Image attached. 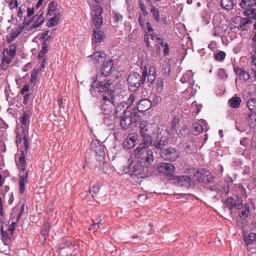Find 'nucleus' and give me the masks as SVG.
Segmentation results:
<instances>
[{"label":"nucleus","mask_w":256,"mask_h":256,"mask_svg":"<svg viewBox=\"0 0 256 256\" xmlns=\"http://www.w3.org/2000/svg\"><path fill=\"white\" fill-rule=\"evenodd\" d=\"M148 170L149 168L143 166L138 162L134 163L131 162L128 166L124 168L123 171L125 174H128L132 178L136 179L134 183H136V184H140L142 179L152 175Z\"/></svg>","instance_id":"f257e3e1"},{"label":"nucleus","mask_w":256,"mask_h":256,"mask_svg":"<svg viewBox=\"0 0 256 256\" xmlns=\"http://www.w3.org/2000/svg\"><path fill=\"white\" fill-rule=\"evenodd\" d=\"M134 155L137 162L148 168L154 161L153 152L150 149L136 148L134 150Z\"/></svg>","instance_id":"f03ea898"},{"label":"nucleus","mask_w":256,"mask_h":256,"mask_svg":"<svg viewBox=\"0 0 256 256\" xmlns=\"http://www.w3.org/2000/svg\"><path fill=\"white\" fill-rule=\"evenodd\" d=\"M159 128L157 131L156 136L154 137L152 146L157 150L162 149V148L170 143V133L166 128Z\"/></svg>","instance_id":"7ed1b4c3"},{"label":"nucleus","mask_w":256,"mask_h":256,"mask_svg":"<svg viewBox=\"0 0 256 256\" xmlns=\"http://www.w3.org/2000/svg\"><path fill=\"white\" fill-rule=\"evenodd\" d=\"M112 82L108 78H104L101 81L98 82L96 86H95V90L97 89L98 93L102 97L104 96H114L115 90L111 86Z\"/></svg>","instance_id":"20e7f679"},{"label":"nucleus","mask_w":256,"mask_h":256,"mask_svg":"<svg viewBox=\"0 0 256 256\" xmlns=\"http://www.w3.org/2000/svg\"><path fill=\"white\" fill-rule=\"evenodd\" d=\"M242 203L243 200L242 197L236 195L235 198L230 196L226 198L224 202V206L227 208L230 214H232L233 209L237 210L242 209Z\"/></svg>","instance_id":"39448f33"},{"label":"nucleus","mask_w":256,"mask_h":256,"mask_svg":"<svg viewBox=\"0 0 256 256\" xmlns=\"http://www.w3.org/2000/svg\"><path fill=\"white\" fill-rule=\"evenodd\" d=\"M171 180L172 184L176 186H184L185 188H194L196 182L191 177L186 175L178 176L174 175Z\"/></svg>","instance_id":"423d86ee"},{"label":"nucleus","mask_w":256,"mask_h":256,"mask_svg":"<svg viewBox=\"0 0 256 256\" xmlns=\"http://www.w3.org/2000/svg\"><path fill=\"white\" fill-rule=\"evenodd\" d=\"M154 167V169L159 174L169 177L170 180H171L174 175L173 172L175 170V166L171 163L162 162L157 164Z\"/></svg>","instance_id":"0eeeda50"},{"label":"nucleus","mask_w":256,"mask_h":256,"mask_svg":"<svg viewBox=\"0 0 256 256\" xmlns=\"http://www.w3.org/2000/svg\"><path fill=\"white\" fill-rule=\"evenodd\" d=\"M115 96H104L100 101V109L102 113L104 115H108L112 113V110L114 109L113 107L115 106L114 102Z\"/></svg>","instance_id":"6e6552de"},{"label":"nucleus","mask_w":256,"mask_h":256,"mask_svg":"<svg viewBox=\"0 0 256 256\" xmlns=\"http://www.w3.org/2000/svg\"><path fill=\"white\" fill-rule=\"evenodd\" d=\"M160 150V156L164 160L173 162L180 156V152L175 148L167 147L166 148H163Z\"/></svg>","instance_id":"1a4fd4ad"},{"label":"nucleus","mask_w":256,"mask_h":256,"mask_svg":"<svg viewBox=\"0 0 256 256\" xmlns=\"http://www.w3.org/2000/svg\"><path fill=\"white\" fill-rule=\"evenodd\" d=\"M114 65V60L112 58L108 59L107 61L104 62L100 68V75L102 76L104 78H107L108 76H109L116 70Z\"/></svg>","instance_id":"9d476101"},{"label":"nucleus","mask_w":256,"mask_h":256,"mask_svg":"<svg viewBox=\"0 0 256 256\" xmlns=\"http://www.w3.org/2000/svg\"><path fill=\"white\" fill-rule=\"evenodd\" d=\"M140 74L137 72L130 73L127 78L129 90L132 92H136L140 87Z\"/></svg>","instance_id":"9b49d317"},{"label":"nucleus","mask_w":256,"mask_h":256,"mask_svg":"<svg viewBox=\"0 0 256 256\" xmlns=\"http://www.w3.org/2000/svg\"><path fill=\"white\" fill-rule=\"evenodd\" d=\"M120 119V126L122 130H127L131 126L132 122V113L130 110H124L122 116H119Z\"/></svg>","instance_id":"f8f14e48"},{"label":"nucleus","mask_w":256,"mask_h":256,"mask_svg":"<svg viewBox=\"0 0 256 256\" xmlns=\"http://www.w3.org/2000/svg\"><path fill=\"white\" fill-rule=\"evenodd\" d=\"M240 6L244 10L243 14L244 16H248L250 14L254 12L252 6L256 7V0H242Z\"/></svg>","instance_id":"ddd939ff"},{"label":"nucleus","mask_w":256,"mask_h":256,"mask_svg":"<svg viewBox=\"0 0 256 256\" xmlns=\"http://www.w3.org/2000/svg\"><path fill=\"white\" fill-rule=\"evenodd\" d=\"M138 134L134 132L130 134L124 142V147L126 149L134 148L139 142Z\"/></svg>","instance_id":"4468645a"},{"label":"nucleus","mask_w":256,"mask_h":256,"mask_svg":"<svg viewBox=\"0 0 256 256\" xmlns=\"http://www.w3.org/2000/svg\"><path fill=\"white\" fill-rule=\"evenodd\" d=\"M92 150L96 154V156L104 158L105 152L104 146L97 140H93L91 144Z\"/></svg>","instance_id":"2eb2a0df"},{"label":"nucleus","mask_w":256,"mask_h":256,"mask_svg":"<svg viewBox=\"0 0 256 256\" xmlns=\"http://www.w3.org/2000/svg\"><path fill=\"white\" fill-rule=\"evenodd\" d=\"M139 132L140 136H152L154 134V129L152 126L142 122L140 124Z\"/></svg>","instance_id":"dca6fc26"},{"label":"nucleus","mask_w":256,"mask_h":256,"mask_svg":"<svg viewBox=\"0 0 256 256\" xmlns=\"http://www.w3.org/2000/svg\"><path fill=\"white\" fill-rule=\"evenodd\" d=\"M152 106V102L150 100L144 98L140 100L137 104L136 109H138V112L144 114V112L148 110Z\"/></svg>","instance_id":"f3484780"},{"label":"nucleus","mask_w":256,"mask_h":256,"mask_svg":"<svg viewBox=\"0 0 256 256\" xmlns=\"http://www.w3.org/2000/svg\"><path fill=\"white\" fill-rule=\"evenodd\" d=\"M174 130H175L180 138H187L190 133V130L187 126L184 124L178 126Z\"/></svg>","instance_id":"a211bd4d"},{"label":"nucleus","mask_w":256,"mask_h":256,"mask_svg":"<svg viewBox=\"0 0 256 256\" xmlns=\"http://www.w3.org/2000/svg\"><path fill=\"white\" fill-rule=\"evenodd\" d=\"M234 72L238 76L240 80L246 81L250 78V74L243 68L236 66L234 67Z\"/></svg>","instance_id":"6ab92c4d"},{"label":"nucleus","mask_w":256,"mask_h":256,"mask_svg":"<svg viewBox=\"0 0 256 256\" xmlns=\"http://www.w3.org/2000/svg\"><path fill=\"white\" fill-rule=\"evenodd\" d=\"M74 246H66L59 247L56 248V252H58L59 256H70L74 252Z\"/></svg>","instance_id":"aec40b11"},{"label":"nucleus","mask_w":256,"mask_h":256,"mask_svg":"<svg viewBox=\"0 0 256 256\" xmlns=\"http://www.w3.org/2000/svg\"><path fill=\"white\" fill-rule=\"evenodd\" d=\"M142 140L138 148H147L150 146H153L154 138L152 136H141Z\"/></svg>","instance_id":"412c9836"},{"label":"nucleus","mask_w":256,"mask_h":256,"mask_svg":"<svg viewBox=\"0 0 256 256\" xmlns=\"http://www.w3.org/2000/svg\"><path fill=\"white\" fill-rule=\"evenodd\" d=\"M93 36L94 37L93 42L94 44L102 42L106 38V34L104 32L102 31L101 30H94L93 32Z\"/></svg>","instance_id":"4be33fe9"},{"label":"nucleus","mask_w":256,"mask_h":256,"mask_svg":"<svg viewBox=\"0 0 256 256\" xmlns=\"http://www.w3.org/2000/svg\"><path fill=\"white\" fill-rule=\"evenodd\" d=\"M43 14H44L42 12L41 14L38 15V16L36 17V18L34 21V24L28 28V31L30 32L33 29L38 28L43 24L44 21Z\"/></svg>","instance_id":"5701e85b"},{"label":"nucleus","mask_w":256,"mask_h":256,"mask_svg":"<svg viewBox=\"0 0 256 256\" xmlns=\"http://www.w3.org/2000/svg\"><path fill=\"white\" fill-rule=\"evenodd\" d=\"M91 56L98 63L106 62V54L103 52H96Z\"/></svg>","instance_id":"b1692460"},{"label":"nucleus","mask_w":256,"mask_h":256,"mask_svg":"<svg viewBox=\"0 0 256 256\" xmlns=\"http://www.w3.org/2000/svg\"><path fill=\"white\" fill-rule=\"evenodd\" d=\"M103 76L100 74H96L92 78V84L90 85V94H92V92H94L95 90V86H96V84L98 83V82L101 81Z\"/></svg>","instance_id":"393cba45"},{"label":"nucleus","mask_w":256,"mask_h":256,"mask_svg":"<svg viewBox=\"0 0 256 256\" xmlns=\"http://www.w3.org/2000/svg\"><path fill=\"white\" fill-rule=\"evenodd\" d=\"M252 18H250V16H248L246 18H242L241 20V23L238 26L239 30H246L248 28V24L252 23Z\"/></svg>","instance_id":"a878e982"},{"label":"nucleus","mask_w":256,"mask_h":256,"mask_svg":"<svg viewBox=\"0 0 256 256\" xmlns=\"http://www.w3.org/2000/svg\"><path fill=\"white\" fill-rule=\"evenodd\" d=\"M220 6L226 10H230L234 8L233 0H220Z\"/></svg>","instance_id":"bb28decb"},{"label":"nucleus","mask_w":256,"mask_h":256,"mask_svg":"<svg viewBox=\"0 0 256 256\" xmlns=\"http://www.w3.org/2000/svg\"><path fill=\"white\" fill-rule=\"evenodd\" d=\"M244 238L246 246L255 244L256 234L254 232H250L247 236H244Z\"/></svg>","instance_id":"cd10ccee"},{"label":"nucleus","mask_w":256,"mask_h":256,"mask_svg":"<svg viewBox=\"0 0 256 256\" xmlns=\"http://www.w3.org/2000/svg\"><path fill=\"white\" fill-rule=\"evenodd\" d=\"M241 98L237 96H234L228 100V104L232 108H238L241 102Z\"/></svg>","instance_id":"c85d7f7f"},{"label":"nucleus","mask_w":256,"mask_h":256,"mask_svg":"<svg viewBox=\"0 0 256 256\" xmlns=\"http://www.w3.org/2000/svg\"><path fill=\"white\" fill-rule=\"evenodd\" d=\"M201 16L204 24L206 25L210 23L211 19V14L207 10L204 9L202 10Z\"/></svg>","instance_id":"c756f323"},{"label":"nucleus","mask_w":256,"mask_h":256,"mask_svg":"<svg viewBox=\"0 0 256 256\" xmlns=\"http://www.w3.org/2000/svg\"><path fill=\"white\" fill-rule=\"evenodd\" d=\"M203 170L204 169H198L196 172L194 173L193 176H192L191 178L192 180H194V181L196 182V184L198 183H202V176L203 174Z\"/></svg>","instance_id":"7c9ffc66"},{"label":"nucleus","mask_w":256,"mask_h":256,"mask_svg":"<svg viewBox=\"0 0 256 256\" xmlns=\"http://www.w3.org/2000/svg\"><path fill=\"white\" fill-rule=\"evenodd\" d=\"M58 6V2L55 0L51 2L48 8L47 16H52L54 14V12L57 10Z\"/></svg>","instance_id":"2f4dec72"},{"label":"nucleus","mask_w":256,"mask_h":256,"mask_svg":"<svg viewBox=\"0 0 256 256\" xmlns=\"http://www.w3.org/2000/svg\"><path fill=\"white\" fill-rule=\"evenodd\" d=\"M203 126L198 122L192 124V130L193 134L197 136L203 132Z\"/></svg>","instance_id":"473e14b6"},{"label":"nucleus","mask_w":256,"mask_h":256,"mask_svg":"<svg viewBox=\"0 0 256 256\" xmlns=\"http://www.w3.org/2000/svg\"><path fill=\"white\" fill-rule=\"evenodd\" d=\"M214 60L217 62H223L226 58V54L224 52L218 50L214 54Z\"/></svg>","instance_id":"72a5a7b5"},{"label":"nucleus","mask_w":256,"mask_h":256,"mask_svg":"<svg viewBox=\"0 0 256 256\" xmlns=\"http://www.w3.org/2000/svg\"><path fill=\"white\" fill-rule=\"evenodd\" d=\"M246 106L250 112L256 114V99L255 98H251L248 100Z\"/></svg>","instance_id":"f704fd0d"},{"label":"nucleus","mask_w":256,"mask_h":256,"mask_svg":"<svg viewBox=\"0 0 256 256\" xmlns=\"http://www.w3.org/2000/svg\"><path fill=\"white\" fill-rule=\"evenodd\" d=\"M24 27L21 30L17 28L15 32L12 30L10 38H7L6 42L8 44H10L12 41L14 40L22 32Z\"/></svg>","instance_id":"c9c22d12"},{"label":"nucleus","mask_w":256,"mask_h":256,"mask_svg":"<svg viewBox=\"0 0 256 256\" xmlns=\"http://www.w3.org/2000/svg\"><path fill=\"white\" fill-rule=\"evenodd\" d=\"M50 226L49 223H44L41 229V234L43 236L44 238L46 240L49 235Z\"/></svg>","instance_id":"e433bc0d"},{"label":"nucleus","mask_w":256,"mask_h":256,"mask_svg":"<svg viewBox=\"0 0 256 256\" xmlns=\"http://www.w3.org/2000/svg\"><path fill=\"white\" fill-rule=\"evenodd\" d=\"M60 17L57 14H55L52 18H50L46 22V26L51 28L58 24L60 21Z\"/></svg>","instance_id":"4c0bfd02"},{"label":"nucleus","mask_w":256,"mask_h":256,"mask_svg":"<svg viewBox=\"0 0 256 256\" xmlns=\"http://www.w3.org/2000/svg\"><path fill=\"white\" fill-rule=\"evenodd\" d=\"M185 144L184 150L186 153L191 154L194 152V151L196 150L195 144H194L192 142H186Z\"/></svg>","instance_id":"58836bf2"},{"label":"nucleus","mask_w":256,"mask_h":256,"mask_svg":"<svg viewBox=\"0 0 256 256\" xmlns=\"http://www.w3.org/2000/svg\"><path fill=\"white\" fill-rule=\"evenodd\" d=\"M22 135H23V140H24V144L25 148V150L28 151L29 148V142L28 139L29 136L28 135V130H26L25 129L22 130Z\"/></svg>","instance_id":"ea45409f"},{"label":"nucleus","mask_w":256,"mask_h":256,"mask_svg":"<svg viewBox=\"0 0 256 256\" xmlns=\"http://www.w3.org/2000/svg\"><path fill=\"white\" fill-rule=\"evenodd\" d=\"M94 18H92V22L95 25L96 28L98 30L100 29L103 23V18L102 16H94Z\"/></svg>","instance_id":"a19ab883"},{"label":"nucleus","mask_w":256,"mask_h":256,"mask_svg":"<svg viewBox=\"0 0 256 256\" xmlns=\"http://www.w3.org/2000/svg\"><path fill=\"white\" fill-rule=\"evenodd\" d=\"M31 114H30L26 112H24L23 114L20 118V122L24 125H26L30 122V118Z\"/></svg>","instance_id":"79ce46f5"},{"label":"nucleus","mask_w":256,"mask_h":256,"mask_svg":"<svg viewBox=\"0 0 256 256\" xmlns=\"http://www.w3.org/2000/svg\"><path fill=\"white\" fill-rule=\"evenodd\" d=\"M150 12L152 14V16L156 22H159L160 20V12L158 10L155 6H152L150 9Z\"/></svg>","instance_id":"37998d69"},{"label":"nucleus","mask_w":256,"mask_h":256,"mask_svg":"<svg viewBox=\"0 0 256 256\" xmlns=\"http://www.w3.org/2000/svg\"><path fill=\"white\" fill-rule=\"evenodd\" d=\"M156 90L158 92H161L164 90V80L161 78H158L156 83Z\"/></svg>","instance_id":"c03bdc74"},{"label":"nucleus","mask_w":256,"mask_h":256,"mask_svg":"<svg viewBox=\"0 0 256 256\" xmlns=\"http://www.w3.org/2000/svg\"><path fill=\"white\" fill-rule=\"evenodd\" d=\"M125 104L124 103H120L117 106L116 111L115 114L117 117L122 116V112L124 109Z\"/></svg>","instance_id":"a18cd8bd"},{"label":"nucleus","mask_w":256,"mask_h":256,"mask_svg":"<svg viewBox=\"0 0 256 256\" xmlns=\"http://www.w3.org/2000/svg\"><path fill=\"white\" fill-rule=\"evenodd\" d=\"M136 108L134 107L132 110V122H140L142 120L141 116H140L138 111V109H136Z\"/></svg>","instance_id":"49530a36"},{"label":"nucleus","mask_w":256,"mask_h":256,"mask_svg":"<svg viewBox=\"0 0 256 256\" xmlns=\"http://www.w3.org/2000/svg\"><path fill=\"white\" fill-rule=\"evenodd\" d=\"M17 45L14 43L9 46L8 54L10 58H14L16 54Z\"/></svg>","instance_id":"de8ad7c7"},{"label":"nucleus","mask_w":256,"mask_h":256,"mask_svg":"<svg viewBox=\"0 0 256 256\" xmlns=\"http://www.w3.org/2000/svg\"><path fill=\"white\" fill-rule=\"evenodd\" d=\"M148 75V69L146 68V66H145L143 68V72L142 74V75H140V86H142L144 82L146 80V78L147 77Z\"/></svg>","instance_id":"09e8293b"},{"label":"nucleus","mask_w":256,"mask_h":256,"mask_svg":"<svg viewBox=\"0 0 256 256\" xmlns=\"http://www.w3.org/2000/svg\"><path fill=\"white\" fill-rule=\"evenodd\" d=\"M40 70L38 68L34 69L32 72L30 79V82L35 84L36 80L38 78V74Z\"/></svg>","instance_id":"8fccbe9b"},{"label":"nucleus","mask_w":256,"mask_h":256,"mask_svg":"<svg viewBox=\"0 0 256 256\" xmlns=\"http://www.w3.org/2000/svg\"><path fill=\"white\" fill-rule=\"evenodd\" d=\"M162 70L163 74L165 75L166 76H170V64H163L162 66Z\"/></svg>","instance_id":"3c124183"},{"label":"nucleus","mask_w":256,"mask_h":256,"mask_svg":"<svg viewBox=\"0 0 256 256\" xmlns=\"http://www.w3.org/2000/svg\"><path fill=\"white\" fill-rule=\"evenodd\" d=\"M180 118L178 116H174L171 124V127L173 130H176L180 124Z\"/></svg>","instance_id":"603ef678"},{"label":"nucleus","mask_w":256,"mask_h":256,"mask_svg":"<svg viewBox=\"0 0 256 256\" xmlns=\"http://www.w3.org/2000/svg\"><path fill=\"white\" fill-rule=\"evenodd\" d=\"M66 246H73L72 244V242L68 240L62 238L60 240L58 245L56 248H58L59 247H64Z\"/></svg>","instance_id":"864d4df0"},{"label":"nucleus","mask_w":256,"mask_h":256,"mask_svg":"<svg viewBox=\"0 0 256 256\" xmlns=\"http://www.w3.org/2000/svg\"><path fill=\"white\" fill-rule=\"evenodd\" d=\"M1 236H2V240L5 244V242L8 239H10V234H8L6 231L3 230L2 226L1 227L0 230Z\"/></svg>","instance_id":"5fc2aeb1"},{"label":"nucleus","mask_w":256,"mask_h":256,"mask_svg":"<svg viewBox=\"0 0 256 256\" xmlns=\"http://www.w3.org/2000/svg\"><path fill=\"white\" fill-rule=\"evenodd\" d=\"M20 154L21 156H20L18 158L20 167L23 166L27 165L26 163V158L25 157L24 152L23 150H20Z\"/></svg>","instance_id":"6e6d98bb"},{"label":"nucleus","mask_w":256,"mask_h":256,"mask_svg":"<svg viewBox=\"0 0 256 256\" xmlns=\"http://www.w3.org/2000/svg\"><path fill=\"white\" fill-rule=\"evenodd\" d=\"M218 75L221 79L226 80L228 76L226 70L223 68H220L218 70Z\"/></svg>","instance_id":"4d7b16f0"},{"label":"nucleus","mask_w":256,"mask_h":256,"mask_svg":"<svg viewBox=\"0 0 256 256\" xmlns=\"http://www.w3.org/2000/svg\"><path fill=\"white\" fill-rule=\"evenodd\" d=\"M192 78V71H188L180 78L182 83H185Z\"/></svg>","instance_id":"13d9d810"},{"label":"nucleus","mask_w":256,"mask_h":256,"mask_svg":"<svg viewBox=\"0 0 256 256\" xmlns=\"http://www.w3.org/2000/svg\"><path fill=\"white\" fill-rule=\"evenodd\" d=\"M162 98L160 96L156 94L152 98V100H150L152 106H156L161 102Z\"/></svg>","instance_id":"bf43d9fd"},{"label":"nucleus","mask_w":256,"mask_h":256,"mask_svg":"<svg viewBox=\"0 0 256 256\" xmlns=\"http://www.w3.org/2000/svg\"><path fill=\"white\" fill-rule=\"evenodd\" d=\"M135 100V96L134 94H130L129 98H128L127 102L125 105H127L126 109L128 110L130 106Z\"/></svg>","instance_id":"052dcab7"},{"label":"nucleus","mask_w":256,"mask_h":256,"mask_svg":"<svg viewBox=\"0 0 256 256\" xmlns=\"http://www.w3.org/2000/svg\"><path fill=\"white\" fill-rule=\"evenodd\" d=\"M122 16L118 12H113V18H114V24H118V22L122 20Z\"/></svg>","instance_id":"680f3d73"},{"label":"nucleus","mask_w":256,"mask_h":256,"mask_svg":"<svg viewBox=\"0 0 256 256\" xmlns=\"http://www.w3.org/2000/svg\"><path fill=\"white\" fill-rule=\"evenodd\" d=\"M17 224L16 222H12L10 225L9 226L8 231V232L10 235L12 236H13L14 232L16 230V226Z\"/></svg>","instance_id":"e2e57ef3"},{"label":"nucleus","mask_w":256,"mask_h":256,"mask_svg":"<svg viewBox=\"0 0 256 256\" xmlns=\"http://www.w3.org/2000/svg\"><path fill=\"white\" fill-rule=\"evenodd\" d=\"M104 122L105 124H107L110 128H113L114 127V123L108 117H104Z\"/></svg>","instance_id":"0e129e2a"},{"label":"nucleus","mask_w":256,"mask_h":256,"mask_svg":"<svg viewBox=\"0 0 256 256\" xmlns=\"http://www.w3.org/2000/svg\"><path fill=\"white\" fill-rule=\"evenodd\" d=\"M139 2H140V10L142 11V14L144 16H147L148 14V13L146 10L145 5L140 0Z\"/></svg>","instance_id":"69168bd1"},{"label":"nucleus","mask_w":256,"mask_h":256,"mask_svg":"<svg viewBox=\"0 0 256 256\" xmlns=\"http://www.w3.org/2000/svg\"><path fill=\"white\" fill-rule=\"evenodd\" d=\"M148 75L156 76V68L154 66H150L148 68Z\"/></svg>","instance_id":"338daca9"},{"label":"nucleus","mask_w":256,"mask_h":256,"mask_svg":"<svg viewBox=\"0 0 256 256\" xmlns=\"http://www.w3.org/2000/svg\"><path fill=\"white\" fill-rule=\"evenodd\" d=\"M239 216L242 219L245 220L250 216V212H248L243 209L241 212L240 213Z\"/></svg>","instance_id":"774afa93"}]
</instances>
